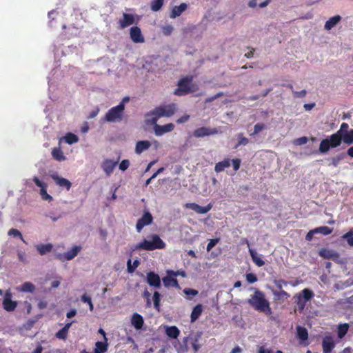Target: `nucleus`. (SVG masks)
Here are the masks:
<instances>
[{"label": "nucleus", "mask_w": 353, "mask_h": 353, "mask_svg": "<svg viewBox=\"0 0 353 353\" xmlns=\"http://www.w3.org/2000/svg\"><path fill=\"white\" fill-rule=\"evenodd\" d=\"M81 300L82 302L86 303L88 304L89 308H90V310L91 311L93 310L94 305H93V303L92 302V299H91V298L89 296H88L87 294H85L81 296Z\"/></svg>", "instance_id": "46"}, {"label": "nucleus", "mask_w": 353, "mask_h": 353, "mask_svg": "<svg viewBox=\"0 0 353 353\" xmlns=\"http://www.w3.org/2000/svg\"><path fill=\"white\" fill-rule=\"evenodd\" d=\"M314 234H316V230H315V229H313V230H310V231L307 233V234H306V236H305V239H306V241H312V239H313V236H314Z\"/></svg>", "instance_id": "60"}, {"label": "nucleus", "mask_w": 353, "mask_h": 353, "mask_svg": "<svg viewBox=\"0 0 353 353\" xmlns=\"http://www.w3.org/2000/svg\"><path fill=\"white\" fill-rule=\"evenodd\" d=\"M125 103H119V105L111 108L105 114L103 120L109 123H118L123 120L124 116Z\"/></svg>", "instance_id": "6"}, {"label": "nucleus", "mask_w": 353, "mask_h": 353, "mask_svg": "<svg viewBox=\"0 0 353 353\" xmlns=\"http://www.w3.org/2000/svg\"><path fill=\"white\" fill-rule=\"evenodd\" d=\"M185 208L194 210L197 214H203L208 213L212 209V205L209 203L208 205L203 207L196 203H188L185 205Z\"/></svg>", "instance_id": "12"}, {"label": "nucleus", "mask_w": 353, "mask_h": 353, "mask_svg": "<svg viewBox=\"0 0 353 353\" xmlns=\"http://www.w3.org/2000/svg\"><path fill=\"white\" fill-rule=\"evenodd\" d=\"M165 333L168 337L176 339L180 334V330L176 326H170L166 327Z\"/></svg>", "instance_id": "30"}, {"label": "nucleus", "mask_w": 353, "mask_h": 353, "mask_svg": "<svg viewBox=\"0 0 353 353\" xmlns=\"http://www.w3.org/2000/svg\"><path fill=\"white\" fill-rule=\"evenodd\" d=\"M151 240L144 239L135 245V250H142L152 251L157 249H163L165 248V242L157 234H152Z\"/></svg>", "instance_id": "4"}, {"label": "nucleus", "mask_w": 353, "mask_h": 353, "mask_svg": "<svg viewBox=\"0 0 353 353\" xmlns=\"http://www.w3.org/2000/svg\"><path fill=\"white\" fill-rule=\"evenodd\" d=\"M53 246L51 243L39 244L36 245V249L41 255H45L52 251Z\"/></svg>", "instance_id": "28"}, {"label": "nucleus", "mask_w": 353, "mask_h": 353, "mask_svg": "<svg viewBox=\"0 0 353 353\" xmlns=\"http://www.w3.org/2000/svg\"><path fill=\"white\" fill-rule=\"evenodd\" d=\"M33 181L38 187L40 188V194L42 199L46 201H52V197L47 192V184L40 181L37 176L33 178Z\"/></svg>", "instance_id": "13"}, {"label": "nucleus", "mask_w": 353, "mask_h": 353, "mask_svg": "<svg viewBox=\"0 0 353 353\" xmlns=\"http://www.w3.org/2000/svg\"><path fill=\"white\" fill-rule=\"evenodd\" d=\"M154 125V132L156 136L160 137L163 134L172 132L174 129V125L172 123H167L163 125H161L156 123H150Z\"/></svg>", "instance_id": "11"}, {"label": "nucleus", "mask_w": 353, "mask_h": 353, "mask_svg": "<svg viewBox=\"0 0 353 353\" xmlns=\"http://www.w3.org/2000/svg\"><path fill=\"white\" fill-rule=\"evenodd\" d=\"M131 323L136 330H140L142 328L144 321L142 316L138 313H134L131 318Z\"/></svg>", "instance_id": "22"}, {"label": "nucleus", "mask_w": 353, "mask_h": 353, "mask_svg": "<svg viewBox=\"0 0 353 353\" xmlns=\"http://www.w3.org/2000/svg\"><path fill=\"white\" fill-rule=\"evenodd\" d=\"M130 39L134 43H143L145 41L144 37L141 33L140 28L133 26L130 30Z\"/></svg>", "instance_id": "15"}, {"label": "nucleus", "mask_w": 353, "mask_h": 353, "mask_svg": "<svg viewBox=\"0 0 353 353\" xmlns=\"http://www.w3.org/2000/svg\"><path fill=\"white\" fill-rule=\"evenodd\" d=\"M341 20V17L340 15H335L332 17H330L325 23L324 28L327 30H331L334 28L340 21Z\"/></svg>", "instance_id": "26"}, {"label": "nucleus", "mask_w": 353, "mask_h": 353, "mask_svg": "<svg viewBox=\"0 0 353 353\" xmlns=\"http://www.w3.org/2000/svg\"><path fill=\"white\" fill-rule=\"evenodd\" d=\"M314 296L313 291L309 288H305L294 296V303L296 304L300 312L305 309L307 302L310 301Z\"/></svg>", "instance_id": "7"}, {"label": "nucleus", "mask_w": 353, "mask_h": 353, "mask_svg": "<svg viewBox=\"0 0 353 353\" xmlns=\"http://www.w3.org/2000/svg\"><path fill=\"white\" fill-rule=\"evenodd\" d=\"M163 1L164 0H153L150 4L151 10L154 12L159 11L163 4Z\"/></svg>", "instance_id": "43"}, {"label": "nucleus", "mask_w": 353, "mask_h": 353, "mask_svg": "<svg viewBox=\"0 0 353 353\" xmlns=\"http://www.w3.org/2000/svg\"><path fill=\"white\" fill-rule=\"evenodd\" d=\"M187 4L185 3H182L178 6H174L170 13V17L174 19L180 16L187 9Z\"/></svg>", "instance_id": "24"}, {"label": "nucleus", "mask_w": 353, "mask_h": 353, "mask_svg": "<svg viewBox=\"0 0 353 353\" xmlns=\"http://www.w3.org/2000/svg\"><path fill=\"white\" fill-rule=\"evenodd\" d=\"M174 277L175 276H172V274H168L166 276H164L162 279L163 285L165 288L173 287L176 288H180L178 281Z\"/></svg>", "instance_id": "20"}, {"label": "nucleus", "mask_w": 353, "mask_h": 353, "mask_svg": "<svg viewBox=\"0 0 353 353\" xmlns=\"http://www.w3.org/2000/svg\"><path fill=\"white\" fill-rule=\"evenodd\" d=\"M230 166V160L229 159H225L223 161H219L215 164L214 171L216 172H223L225 168H228Z\"/></svg>", "instance_id": "29"}, {"label": "nucleus", "mask_w": 353, "mask_h": 353, "mask_svg": "<svg viewBox=\"0 0 353 353\" xmlns=\"http://www.w3.org/2000/svg\"><path fill=\"white\" fill-rule=\"evenodd\" d=\"M349 329V325L347 323H344L342 325H339L338 327V337L339 339H342L347 334Z\"/></svg>", "instance_id": "39"}, {"label": "nucleus", "mask_w": 353, "mask_h": 353, "mask_svg": "<svg viewBox=\"0 0 353 353\" xmlns=\"http://www.w3.org/2000/svg\"><path fill=\"white\" fill-rule=\"evenodd\" d=\"M134 21H135V19H134V17L133 14H128V13H123V19H120L119 21V28L121 29H124L126 27H128V26L132 25L133 23H134Z\"/></svg>", "instance_id": "18"}, {"label": "nucleus", "mask_w": 353, "mask_h": 353, "mask_svg": "<svg viewBox=\"0 0 353 353\" xmlns=\"http://www.w3.org/2000/svg\"><path fill=\"white\" fill-rule=\"evenodd\" d=\"M52 179L56 182L57 185L60 187H64L67 190H69L71 188L72 183L67 179L60 177L57 174H52Z\"/></svg>", "instance_id": "21"}, {"label": "nucleus", "mask_w": 353, "mask_h": 353, "mask_svg": "<svg viewBox=\"0 0 353 353\" xmlns=\"http://www.w3.org/2000/svg\"><path fill=\"white\" fill-rule=\"evenodd\" d=\"M203 311V306L201 304H197L194 307L190 315L191 322L196 321L201 315Z\"/></svg>", "instance_id": "27"}, {"label": "nucleus", "mask_w": 353, "mask_h": 353, "mask_svg": "<svg viewBox=\"0 0 353 353\" xmlns=\"http://www.w3.org/2000/svg\"><path fill=\"white\" fill-rule=\"evenodd\" d=\"M130 165V161L128 159L123 160L119 164V169L122 171L126 170Z\"/></svg>", "instance_id": "56"}, {"label": "nucleus", "mask_w": 353, "mask_h": 353, "mask_svg": "<svg viewBox=\"0 0 353 353\" xmlns=\"http://www.w3.org/2000/svg\"><path fill=\"white\" fill-rule=\"evenodd\" d=\"M190 118L189 115H184L176 120L177 123H183L186 122Z\"/></svg>", "instance_id": "63"}, {"label": "nucleus", "mask_w": 353, "mask_h": 353, "mask_svg": "<svg viewBox=\"0 0 353 353\" xmlns=\"http://www.w3.org/2000/svg\"><path fill=\"white\" fill-rule=\"evenodd\" d=\"M350 131L349 125L347 123H342L339 130L321 141L319 148V152L325 154L331 148H336L340 146L341 139Z\"/></svg>", "instance_id": "1"}, {"label": "nucleus", "mask_w": 353, "mask_h": 353, "mask_svg": "<svg viewBox=\"0 0 353 353\" xmlns=\"http://www.w3.org/2000/svg\"><path fill=\"white\" fill-rule=\"evenodd\" d=\"M342 239L346 240L350 247H353V228L342 236Z\"/></svg>", "instance_id": "41"}, {"label": "nucleus", "mask_w": 353, "mask_h": 353, "mask_svg": "<svg viewBox=\"0 0 353 353\" xmlns=\"http://www.w3.org/2000/svg\"><path fill=\"white\" fill-rule=\"evenodd\" d=\"M342 142L347 145H351L353 143V129H350V131L341 139V144Z\"/></svg>", "instance_id": "36"}, {"label": "nucleus", "mask_w": 353, "mask_h": 353, "mask_svg": "<svg viewBox=\"0 0 353 353\" xmlns=\"http://www.w3.org/2000/svg\"><path fill=\"white\" fill-rule=\"evenodd\" d=\"M265 124L262 123H258L255 124L254 127V132L251 134V135H254L259 134L262 130L265 128Z\"/></svg>", "instance_id": "51"}, {"label": "nucleus", "mask_w": 353, "mask_h": 353, "mask_svg": "<svg viewBox=\"0 0 353 353\" xmlns=\"http://www.w3.org/2000/svg\"><path fill=\"white\" fill-rule=\"evenodd\" d=\"M220 239L219 238L210 239L207 245L206 250L210 252L219 242Z\"/></svg>", "instance_id": "50"}, {"label": "nucleus", "mask_w": 353, "mask_h": 353, "mask_svg": "<svg viewBox=\"0 0 353 353\" xmlns=\"http://www.w3.org/2000/svg\"><path fill=\"white\" fill-rule=\"evenodd\" d=\"M232 163L234 170L236 172L240 168L241 160L240 159H234L232 160Z\"/></svg>", "instance_id": "57"}, {"label": "nucleus", "mask_w": 353, "mask_h": 353, "mask_svg": "<svg viewBox=\"0 0 353 353\" xmlns=\"http://www.w3.org/2000/svg\"><path fill=\"white\" fill-rule=\"evenodd\" d=\"M161 30H162V33L164 35L169 36L172 33L174 28L172 25L168 24V25L163 26L161 28Z\"/></svg>", "instance_id": "47"}, {"label": "nucleus", "mask_w": 353, "mask_h": 353, "mask_svg": "<svg viewBox=\"0 0 353 353\" xmlns=\"http://www.w3.org/2000/svg\"><path fill=\"white\" fill-rule=\"evenodd\" d=\"M152 301L154 303V307L158 311H160V301L161 294L159 292L155 291L153 294Z\"/></svg>", "instance_id": "38"}, {"label": "nucleus", "mask_w": 353, "mask_h": 353, "mask_svg": "<svg viewBox=\"0 0 353 353\" xmlns=\"http://www.w3.org/2000/svg\"><path fill=\"white\" fill-rule=\"evenodd\" d=\"M81 250V246L74 245L72 247L71 250H68L65 253L57 254L56 255V258L61 261H70L73 259L76 256H77Z\"/></svg>", "instance_id": "8"}, {"label": "nucleus", "mask_w": 353, "mask_h": 353, "mask_svg": "<svg viewBox=\"0 0 353 353\" xmlns=\"http://www.w3.org/2000/svg\"><path fill=\"white\" fill-rule=\"evenodd\" d=\"M297 330V337L301 341H305L308 338V332L306 328L298 326L296 328Z\"/></svg>", "instance_id": "35"}, {"label": "nucleus", "mask_w": 353, "mask_h": 353, "mask_svg": "<svg viewBox=\"0 0 353 353\" xmlns=\"http://www.w3.org/2000/svg\"><path fill=\"white\" fill-rule=\"evenodd\" d=\"M246 281L249 283H254L257 281V276L254 273H248L245 275Z\"/></svg>", "instance_id": "52"}, {"label": "nucleus", "mask_w": 353, "mask_h": 353, "mask_svg": "<svg viewBox=\"0 0 353 353\" xmlns=\"http://www.w3.org/2000/svg\"><path fill=\"white\" fill-rule=\"evenodd\" d=\"M152 221L153 217L151 213L148 211H145L137 222L136 229L137 232H140L145 226L151 224Z\"/></svg>", "instance_id": "9"}, {"label": "nucleus", "mask_w": 353, "mask_h": 353, "mask_svg": "<svg viewBox=\"0 0 353 353\" xmlns=\"http://www.w3.org/2000/svg\"><path fill=\"white\" fill-rule=\"evenodd\" d=\"M292 93L294 98H304L307 94L305 90H302L301 91L292 90Z\"/></svg>", "instance_id": "53"}, {"label": "nucleus", "mask_w": 353, "mask_h": 353, "mask_svg": "<svg viewBox=\"0 0 353 353\" xmlns=\"http://www.w3.org/2000/svg\"><path fill=\"white\" fill-rule=\"evenodd\" d=\"M183 292L188 296H196V294H198L197 290L190 288L184 289Z\"/></svg>", "instance_id": "59"}, {"label": "nucleus", "mask_w": 353, "mask_h": 353, "mask_svg": "<svg viewBox=\"0 0 353 353\" xmlns=\"http://www.w3.org/2000/svg\"><path fill=\"white\" fill-rule=\"evenodd\" d=\"M118 162L119 159L117 161H113L112 159H105L103 161L101 164V168L107 176H110L112 173L114 169L118 164Z\"/></svg>", "instance_id": "16"}, {"label": "nucleus", "mask_w": 353, "mask_h": 353, "mask_svg": "<svg viewBox=\"0 0 353 353\" xmlns=\"http://www.w3.org/2000/svg\"><path fill=\"white\" fill-rule=\"evenodd\" d=\"M146 281L149 285L155 288L159 289L161 286L160 276L154 272L147 273Z\"/></svg>", "instance_id": "14"}, {"label": "nucleus", "mask_w": 353, "mask_h": 353, "mask_svg": "<svg viewBox=\"0 0 353 353\" xmlns=\"http://www.w3.org/2000/svg\"><path fill=\"white\" fill-rule=\"evenodd\" d=\"M239 138V142L234 147V149H237L240 145H246L249 143V139L245 137H243L242 133H240L238 134Z\"/></svg>", "instance_id": "45"}, {"label": "nucleus", "mask_w": 353, "mask_h": 353, "mask_svg": "<svg viewBox=\"0 0 353 353\" xmlns=\"http://www.w3.org/2000/svg\"><path fill=\"white\" fill-rule=\"evenodd\" d=\"M273 294L277 300L287 299L290 296V294L283 290L274 292Z\"/></svg>", "instance_id": "42"}, {"label": "nucleus", "mask_w": 353, "mask_h": 353, "mask_svg": "<svg viewBox=\"0 0 353 353\" xmlns=\"http://www.w3.org/2000/svg\"><path fill=\"white\" fill-rule=\"evenodd\" d=\"M248 303L256 310L263 312L268 316L272 313L269 301L265 299V294L256 290L254 294L248 301Z\"/></svg>", "instance_id": "2"}, {"label": "nucleus", "mask_w": 353, "mask_h": 353, "mask_svg": "<svg viewBox=\"0 0 353 353\" xmlns=\"http://www.w3.org/2000/svg\"><path fill=\"white\" fill-rule=\"evenodd\" d=\"M319 254L320 256L327 259H334L339 256V254L337 252L326 248H322L319 252Z\"/></svg>", "instance_id": "25"}, {"label": "nucleus", "mask_w": 353, "mask_h": 353, "mask_svg": "<svg viewBox=\"0 0 353 353\" xmlns=\"http://www.w3.org/2000/svg\"><path fill=\"white\" fill-rule=\"evenodd\" d=\"M315 230H316V233H321L323 235H328V234H330L332 232V228H330L329 227L327 226H321V227H318V228H314Z\"/></svg>", "instance_id": "44"}, {"label": "nucleus", "mask_w": 353, "mask_h": 353, "mask_svg": "<svg viewBox=\"0 0 353 353\" xmlns=\"http://www.w3.org/2000/svg\"><path fill=\"white\" fill-rule=\"evenodd\" d=\"M68 334V332H67L63 327L59 330L55 334V336L59 339L65 340Z\"/></svg>", "instance_id": "49"}, {"label": "nucleus", "mask_w": 353, "mask_h": 353, "mask_svg": "<svg viewBox=\"0 0 353 353\" xmlns=\"http://www.w3.org/2000/svg\"><path fill=\"white\" fill-rule=\"evenodd\" d=\"M344 158V154H337L336 156L334 157L333 158H332L331 159V164L334 166V167H336L340 161Z\"/></svg>", "instance_id": "48"}, {"label": "nucleus", "mask_w": 353, "mask_h": 353, "mask_svg": "<svg viewBox=\"0 0 353 353\" xmlns=\"http://www.w3.org/2000/svg\"><path fill=\"white\" fill-rule=\"evenodd\" d=\"M167 274H172V276H181L182 277H185L186 276V274L185 272V271L183 270H177V271H173V270H168L167 272Z\"/></svg>", "instance_id": "54"}, {"label": "nucleus", "mask_w": 353, "mask_h": 353, "mask_svg": "<svg viewBox=\"0 0 353 353\" xmlns=\"http://www.w3.org/2000/svg\"><path fill=\"white\" fill-rule=\"evenodd\" d=\"M17 303L11 299V294L8 292L6 293L3 301V307L8 312H12L17 307Z\"/></svg>", "instance_id": "17"}, {"label": "nucleus", "mask_w": 353, "mask_h": 353, "mask_svg": "<svg viewBox=\"0 0 353 353\" xmlns=\"http://www.w3.org/2000/svg\"><path fill=\"white\" fill-rule=\"evenodd\" d=\"M48 306V303L44 301V300H41L39 303H38V307L39 309H45Z\"/></svg>", "instance_id": "64"}, {"label": "nucleus", "mask_w": 353, "mask_h": 353, "mask_svg": "<svg viewBox=\"0 0 353 353\" xmlns=\"http://www.w3.org/2000/svg\"><path fill=\"white\" fill-rule=\"evenodd\" d=\"M175 111V104L157 107L146 114V123H156L159 118L162 117H170L174 114Z\"/></svg>", "instance_id": "3"}, {"label": "nucleus", "mask_w": 353, "mask_h": 353, "mask_svg": "<svg viewBox=\"0 0 353 353\" xmlns=\"http://www.w3.org/2000/svg\"><path fill=\"white\" fill-rule=\"evenodd\" d=\"M250 254L252 257L253 262L259 267H261L265 264V262L257 256L255 250L252 249L249 250Z\"/></svg>", "instance_id": "32"}, {"label": "nucleus", "mask_w": 353, "mask_h": 353, "mask_svg": "<svg viewBox=\"0 0 353 353\" xmlns=\"http://www.w3.org/2000/svg\"><path fill=\"white\" fill-rule=\"evenodd\" d=\"M193 81V77L186 76L178 82V88L175 89L174 94L177 96H183L189 93L195 92L197 90L196 85H191Z\"/></svg>", "instance_id": "5"}, {"label": "nucleus", "mask_w": 353, "mask_h": 353, "mask_svg": "<svg viewBox=\"0 0 353 353\" xmlns=\"http://www.w3.org/2000/svg\"><path fill=\"white\" fill-rule=\"evenodd\" d=\"M308 141L307 137H301L300 138L296 139L294 141V143L298 145H301L305 144Z\"/></svg>", "instance_id": "58"}, {"label": "nucleus", "mask_w": 353, "mask_h": 353, "mask_svg": "<svg viewBox=\"0 0 353 353\" xmlns=\"http://www.w3.org/2000/svg\"><path fill=\"white\" fill-rule=\"evenodd\" d=\"M52 156L58 161H64L65 159L62 150L59 148H56L52 150Z\"/></svg>", "instance_id": "33"}, {"label": "nucleus", "mask_w": 353, "mask_h": 353, "mask_svg": "<svg viewBox=\"0 0 353 353\" xmlns=\"http://www.w3.org/2000/svg\"><path fill=\"white\" fill-rule=\"evenodd\" d=\"M99 112V108H96L95 110L91 111L89 113V114L88 115L87 118L88 119H91L94 118L98 114Z\"/></svg>", "instance_id": "62"}, {"label": "nucleus", "mask_w": 353, "mask_h": 353, "mask_svg": "<svg viewBox=\"0 0 353 353\" xmlns=\"http://www.w3.org/2000/svg\"><path fill=\"white\" fill-rule=\"evenodd\" d=\"M95 346L94 353H104L108 350V343L106 341H97Z\"/></svg>", "instance_id": "34"}, {"label": "nucleus", "mask_w": 353, "mask_h": 353, "mask_svg": "<svg viewBox=\"0 0 353 353\" xmlns=\"http://www.w3.org/2000/svg\"><path fill=\"white\" fill-rule=\"evenodd\" d=\"M127 270L129 273H133L134 272V267L132 265L131 259H128L127 262Z\"/></svg>", "instance_id": "61"}, {"label": "nucleus", "mask_w": 353, "mask_h": 353, "mask_svg": "<svg viewBox=\"0 0 353 353\" xmlns=\"http://www.w3.org/2000/svg\"><path fill=\"white\" fill-rule=\"evenodd\" d=\"M64 139L65 142L70 145L75 143L79 141L78 137L76 134L71 132H68V134H66Z\"/></svg>", "instance_id": "40"}, {"label": "nucleus", "mask_w": 353, "mask_h": 353, "mask_svg": "<svg viewBox=\"0 0 353 353\" xmlns=\"http://www.w3.org/2000/svg\"><path fill=\"white\" fill-rule=\"evenodd\" d=\"M18 291L22 292H33L35 290V286L30 282H25L17 288Z\"/></svg>", "instance_id": "31"}, {"label": "nucleus", "mask_w": 353, "mask_h": 353, "mask_svg": "<svg viewBox=\"0 0 353 353\" xmlns=\"http://www.w3.org/2000/svg\"><path fill=\"white\" fill-rule=\"evenodd\" d=\"M334 345L332 337L331 336H325L322 341L323 352L331 353Z\"/></svg>", "instance_id": "19"}, {"label": "nucleus", "mask_w": 353, "mask_h": 353, "mask_svg": "<svg viewBox=\"0 0 353 353\" xmlns=\"http://www.w3.org/2000/svg\"><path fill=\"white\" fill-rule=\"evenodd\" d=\"M274 283L275 284L276 287L279 290H283V286H286L288 283H290L292 286H296L298 284V281L294 282V283H289L283 279H279V280H274Z\"/></svg>", "instance_id": "37"}, {"label": "nucleus", "mask_w": 353, "mask_h": 353, "mask_svg": "<svg viewBox=\"0 0 353 353\" xmlns=\"http://www.w3.org/2000/svg\"><path fill=\"white\" fill-rule=\"evenodd\" d=\"M150 146L151 143L149 141H139L136 143L135 152L140 154L143 151L148 150Z\"/></svg>", "instance_id": "23"}, {"label": "nucleus", "mask_w": 353, "mask_h": 353, "mask_svg": "<svg viewBox=\"0 0 353 353\" xmlns=\"http://www.w3.org/2000/svg\"><path fill=\"white\" fill-rule=\"evenodd\" d=\"M218 132L219 131L216 128L201 127L196 129L193 132V136L196 138H202L204 137L215 135L218 134Z\"/></svg>", "instance_id": "10"}, {"label": "nucleus", "mask_w": 353, "mask_h": 353, "mask_svg": "<svg viewBox=\"0 0 353 353\" xmlns=\"http://www.w3.org/2000/svg\"><path fill=\"white\" fill-rule=\"evenodd\" d=\"M9 235H13L14 237H19L21 239H23V236L21 233L17 229L12 228L8 231Z\"/></svg>", "instance_id": "55"}]
</instances>
